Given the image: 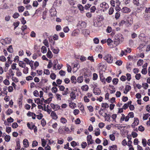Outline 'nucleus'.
Here are the masks:
<instances>
[{"mask_svg": "<svg viewBox=\"0 0 150 150\" xmlns=\"http://www.w3.org/2000/svg\"><path fill=\"white\" fill-rule=\"evenodd\" d=\"M107 43L108 45L110 48H113L119 45L118 42H117L115 40L113 41L110 38H108L107 40Z\"/></svg>", "mask_w": 150, "mask_h": 150, "instance_id": "1", "label": "nucleus"}, {"mask_svg": "<svg viewBox=\"0 0 150 150\" xmlns=\"http://www.w3.org/2000/svg\"><path fill=\"white\" fill-rule=\"evenodd\" d=\"M115 40L118 42V44L122 42L124 40V38L123 35L121 34H118L115 35Z\"/></svg>", "mask_w": 150, "mask_h": 150, "instance_id": "2", "label": "nucleus"}, {"mask_svg": "<svg viewBox=\"0 0 150 150\" xmlns=\"http://www.w3.org/2000/svg\"><path fill=\"white\" fill-rule=\"evenodd\" d=\"M103 58L108 63L111 64L112 62L113 58L109 54H106Z\"/></svg>", "mask_w": 150, "mask_h": 150, "instance_id": "3", "label": "nucleus"}, {"mask_svg": "<svg viewBox=\"0 0 150 150\" xmlns=\"http://www.w3.org/2000/svg\"><path fill=\"white\" fill-rule=\"evenodd\" d=\"M86 26V23L83 21H79L77 25V27L80 29H82L85 28Z\"/></svg>", "mask_w": 150, "mask_h": 150, "instance_id": "4", "label": "nucleus"}, {"mask_svg": "<svg viewBox=\"0 0 150 150\" xmlns=\"http://www.w3.org/2000/svg\"><path fill=\"white\" fill-rule=\"evenodd\" d=\"M125 21V25L127 26H130L133 23V19L131 17H128Z\"/></svg>", "mask_w": 150, "mask_h": 150, "instance_id": "5", "label": "nucleus"}, {"mask_svg": "<svg viewBox=\"0 0 150 150\" xmlns=\"http://www.w3.org/2000/svg\"><path fill=\"white\" fill-rule=\"evenodd\" d=\"M27 127L29 129H33L34 130L35 132H36L37 131V127L34 125L33 123H31V124H30L29 123H28L27 124Z\"/></svg>", "mask_w": 150, "mask_h": 150, "instance_id": "6", "label": "nucleus"}, {"mask_svg": "<svg viewBox=\"0 0 150 150\" xmlns=\"http://www.w3.org/2000/svg\"><path fill=\"white\" fill-rule=\"evenodd\" d=\"M100 7L104 8V10H106L108 8V5L106 3L104 2L100 4Z\"/></svg>", "mask_w": 150, "mask_h": 150, "instance_id": "7", "label": "nucleus"}, {"mask_svg": "<svg viewBox=\"0 0 150 150\" xmlns=\"http://www.w3.org/2000/svg\"><path fill=\"white\" fill-rule=\"evenodd\" d=\"M51 107L54 110H57L59 109L60 108V106L58 105H55L53 103L50 104Z\"/></svg>", "mask_w": 150, "mask_h": 150, "instance_id": "8", "label": "nucleus"}, {"mask_svg": "<svg viewBox=\"0 0 150 150\" xmlns=\"http://www.w3.org/2000/svg\"><path fill=\"white\" fill-rule=\"evenodd\" d=\"M139 123V120L137 118L135 117L134 118V121L132 124L131 126L133 128H134L136 126L138 125Z\"/></svg>", "mask_w": 150, "mask_h": 150, "instance_id": "9", "label": "nucleus"}, {"mask_svg": "<svg viewBox=\"0 0 150 150\" xmlns=\"http://www.w3.org/2000/svg\"><path fill=\"white\" fill-rule=\"evenodd\" d=\"M44 98H42V99H40L39 98H35L34 99L35 102V103H37V104H40L42 105L43 104V100H44Z\"/></svg>", "mask_w": 150, "mask_h": 150, "instance_id": "10", "label": "nucleus"}, {"mask_svg": "<svg viewBox=\"0 0 150 150\" xmlns=\"http://www.w3.org/2000/svg\"><path fill=\"white\" fill-rule=\"evenodd\" d=\"M50 116L52 119L56 120L58 118V116L56 113L54 111H52L51 113Z\"/></svg>", "mask_w": 150, "mask_h": 150, "instance_id": "11", "label": "nucleus"}, {"mask_svg": "<svg viewBox=\"0 0 150 150\" xmlns=\"http://www.w3.org/2000/svg\"><path fill=\"white\" fill-rule=\"evenodd\" d=\"M27 115L28 116L32 117V118L33 119H35L36 118V115L33 112L29 111Z\"/></svg>", "mask_w": 150, "mask_h": 150, "instance_id": "12", "label": "nucleus"}, {"mask_svg": "<svg viewBox=\"0 0 150 150\" xmlns=\"http://www.w3.org/2000/svg\"><path fill=\"white\" fill-rule=\"evenodd\" d=\"M121 11L123 13H128L130 11V9L127 7H124L122 9Z\"/></svg>", "mask_w": 150, "mask_h": 150, "instance_id": "13", "label": "nucleus"}, {"mask_svg": "<svg viewBox=\"0 0 150 150\" xmlns=\"http://www.w3.org/2000/svg\"><path fill=\"white\" fill-rule=\"evenodd\" d=\"M87 140L88 144H90L93 143L92 136L91 135H88L87 137Z\"/></svg>", "mask_w": 150, "mask_h": 150, "instance_id": "14", "label": "nucleus"}, {"mask_svg": "<svg viewBox=\"0 0 150 150\" xmlns=\"http://www.w3.org/2000/svg\"><path fill=\"white\" fill-rule=\"evenodd\" d=\"M105 118V120L107 121H109L110 119V115L108 114H107V113H105V115L103 116Z\"/></svg>", "mask_w": 150, "mask_h": 150, "instance_id": "15", "label": "nucleus"}, {"mask_svg": "<svg viewBox=\"0 0 150 150\" xmlns=\"http://www.w3.org/2000/svg\"><path fill=\"white\" fill-rule=\"evenodd\" d=\"M101 24L100 21H96L94 23L93 25L96 27H98L101 25Z\"/></svg>", "mask_w": 150, "mask_h": 150, "instance_id": "16", "label": "nucleus"}, {"mask_svg": "<svg viewBox=\"0 0 150 150\" xmlns=\"http://www.w3.org/2000/svg\"><path fill=\"white\" fill-rule=\"evenodd\" d=\"M62 94L63 96H66L69 93V88H66L65 90L63 91Z\"/></svg>", "mask_w": 150, "mask_h": 150, "instance_id": "17", "label": "nucleus"}, {"mask_svg": "<svg viewBox=\"0 0 150 150\" xmlns=\"http://www.w3.org/2000/svg\"><path fill=\"white\" fill-rule=\"evenodd\" d=\"M23 143L25 147H27L29 146V142L27 139H24L23 141Z\"/></svg>", "mask_w": 150, "mask_h": 150, "instance_id": "18", "label": "nucleus"}, {"mask_svg": "<svg viewBox=\"0 0 150 150\" xmlns=\"http://www.w3.org/2000/svg\"><path fill=\"white\" fill-rule=\"evenodd\" d=\"M132 103V101H130L128 102L127 103L125 104L123 106V108L124 110H126L127 109L128 107L129 106V104H131Z\"/></svg>", "mask_w": 150, "mask_h": 150, "instance_id": "19", "label": "nucleus"}, {"mask_svg": "<svg viewBox=\"0 0 150 150\" xmlns=\"http://www.w3.org/2000/svg\"><path fill=\"white\" fill-rule=\"evenodd\" d=\"M101 92L100 90L98 88H96L93 90V93L97 95H100Z\"/></svg>", "mask_w": 150, "mask_h": 150, "instance_id": "20", "label": "nucleus"}, {"mask_svg": "<svg viewBox=\"0 0 150 150\" xmlns=\"http://www.w3.org/2000/svg\"><path fill=\"white\" fill-rule=\"evenodd\" d=\"M66 20L69 22H71L74 20L73 17L71 16H67L66 18Z\"/></svg>", "mask_w": 150, "mask_h": 150, "instance_id": "21", "label": "nucleus"}, {"mask_svg": "<svg viewBox=\"0 0 150 150\" xmlns=\"http://www.w3.org/2000/svg\"><path fill=\"white\" fill-rule=\"evenodd\" d=\"M46 55L47 57L50 59L53 56L52 53L50 50H48Z\"/></svg>", "mask_w": 150, "mask_h": 150, "instance_id": "22", "label": "nucleus"}, {"mask_svg": "<svg viewBox=\"0 0 150 150\" xmlns=\"http://www.w3.org/2000/svg\"><path fill=\"white\" fill-rule=\"evenodd\" d=\"M71 80L72 83L75 84L76 83V78L75 76H73L71 77Z\"/></svg>", "mask_w": 150, "mask_h": 150, "instance_id": "23", "label": "nucleus"}, {"mask_svg": "<svg viewBox=\"0 0 150 150\" xmlns=\"http://www.w3.org/2000/svg\"><path fill=\"white\" fill-rule=\"evenodd\" d=\"M19 66L22 68H24L25 67V63L23 61H20L18 63Z\"/></svg>", "mask_w": 150, "mask_h": 150, "instance_id": "24", "label": "nucleus"}, {"mask_svg": "<svg viewBox=\"0 0 150 150\" xmlns=\"http://www.w3.org/2000/svg\"><path fill=\"white\" fill-rule=\"evenodd\" d=\"M117 146L115 145L110 146L109 148V150H117Z\"/></svg>", "mask_w": 150, "mask_h": 150, "instance_id": "25", "label": "nucleus"}, {"mask_svg": "<svg viewBox=\"0 0 150 150\" xmlns=\"http://www.w3.org/2000/svg\"><path fill=\"white\" fill-rule=\"evenodd\" d=\"M109 138L112 141H114L115 140V133H112L109 135Z\"/></svg>", "mask_w": 150, "mask_h": 150, "instance_id": "26", "label": "nucleus"}, {"mask_svg": "<svg viewBox=\"0 0 150 150\" xmlns=\"http://www.w3.org/2000/svg\"><path fill=\"white\" fill-rule=\"evenodd\" d=\"M51 15L52 16H56L57 14L56 11L55 10H52L50 11Z\"/></svg>", "mask_w": 150, "mask_h": 150, "instance_id": "27", "label": "nucleus"}, {"mask_svg": "<svg viewBox=\"0 0 150 150\" xmlns=\"http://www.w3.org/2000/svg\"><path fill=\"white\" fill-rule=\"evenodd\" d=\"M60 121L61 123L62 124H65L67 122V120L65 118L62 117L60 119Z\"/></svg>", "mask_w": 150, "mask_h": 150, "instance_id": "28", "label": "nucleus"}, {"mask_svg": "<svg viewBox=\"0 0 150 150\" xmlns=\"http://www.w3.org/2000/svg\"><path fill=\"white\" fill-rule=\"evenodd\" d=\"M76 104L73 102H71L69 103V106L72 109H74L76 107Z\"/></svg>", "mask_w": 150, "mask_h": 150, "instance_id": "29", "label": "nucleus"}, {"mask_svg": "<svg viewBox=\"0 0 150 150\" xmlns=\"http://www.w3.org/2000/svg\"><path fill=\"white\" fill-rule=\"evenodd\" d=\"M81 89L84 91H87L88 89V87L87 85H85L81 87Z\"/></svg>", "mask_w": 150, "mask_h": 150, "instance_id": "30", "label": "nucleus"}, {"mask_svg": "<svg viewBox=\"0 0 150 150\" xmlns=\"http://www.w3.org/2000/svg\"><path fill=\"white\" fill-rule=\"evenodd\" d=\"M70 96L71 98L73 100L75 99L76 96L75 93L73 91L70 93Z\"/></svg>", "mask_w": 150, "mask_h": 150, "instance_id": "31", "label": "nucleus"}, {"mask_svg": "<svg viewBox=\"0 0 150 150\" xmlns=\"http://www.w3.org/2000/svg\"><path fill=\"white\" fill-rule=\"evenodd\" d=\"M83 77L82 76H79L77 79V81L79 83H81L83 81Z\"/></svg>", "mask_w": 150, "mask_h": 150, "instance_id": "32", "label": "nucleus"}, {"mask_svg": "<svg viewBox=\"0 0 150 150\" xmlns=\"http://www.w3.org/2000/svg\"><path fill=\"white\" fill-rule=\"evenodd\" d=\"M77 6L79 10L81 11V13H82V12L84 11L83 7L82 5L79 4Z\"/></svg>", "mask_w": 150, "mask_h": 150, "instance_id": "33", "label": "nucleus"}, {"mask_svg": "<svg viewBox=\"0 0 150 150\" xmlns=\"http://www.w3.org/2000/svg\"><path fill=\"white\" fill-rule=\"evenodd\" d=\"M23 60L25 62H26L27 64L30 65L31 62L29 59L25 58L23 59Z\"/></svg>", "mask_w": 150, "mask_h": 150, "instance_id": "34", "label": "nucleus"}, {"mask_svg": "<svg viewBox=\"0 0 150 150\" xmlns=\"http://www.w3.org/2000/svg\"><path fill=\"white\" fill-rule=\"evenodd\" d=\"M41 51L43 53H45L47 52V48L44 46H43L41 48Z\"/></svg>", "mask_w": 150, "mask_h": 150, "instance_id": "35", "label": "nucleus"}, {"mask_svg": "<svg viewBox=\"0 0 150 150\" xmlns=\"http://www.w3.org/2000/svg\"><path fill=\"white\" fill-rule=\"evenodd\" d=\"M10 136L9 135H6L4 137L5 140L7 142H9L10 141Z\"/></svg>", "mask_w": 150, "mask_h": 150, "instance_id": "36", "label": "nucleus"}, {"mask_svg": "<svg viewBox=\"0 0 150 150\" xmlns=\"http://www.w3.org/2000/svg\"><path fill=\"white\" fill-rule=\"evenodd\" d=\"M59 73L61 76H65L66 74L65 71L62 70L60 71Z\"/></svg>", "mask_w": 150, "mask_h": 150, "instance_id": "37", "label": "nucleus"}, {"mask_svg": "<svg viewBox=\"0 0 150 150\" xmlns=\"http://www.w3.org/2000/svg\"><path fill=\"white\" fill-rule=\"evenodd\" d=\"M24 69L23 70V72L25 74H27L28 72V67H25L24 68Z\"/></svg>", "mask_w": 150, "mask_h": 150, "instance_id": "38", "label": "nucleus"}, {"mask_svg": "<svg viewBox=\"0 0 150 150\" xmlns=\"http://www.w3.org/2000/svg\"><path fill=\"white\" fill-rule=\"evenodd\" d=\"M57 88L55 86L53 87L52 89L51 90L52 93H55L57 91Z\"/></svg>", "mask_w": 150, "mask_h": 150, "instance_id": "39", "label": "nucleus"}, {"mask_svg": "<svg viewBox=\"0 0 150 150\" xmlns=\"http://www.w3.org/2000/svg\"><path fill=\"white\" fill-rule=\"evenodd\" d=\"M24 7L22 6L18 7V11L19 12H22L24 10Z\"/></svg>", "mask_w": 150, "mask_h": 150, "instance_id": "40", "label": "nucleus"}, {"mask_svg": "<svg viewBox=\"0 0 150 150\" xmlns=\"http://www.w3.org/2000/svg\"><path fill=\"white\" fill-rule=\"evenodd\" d=\"M7 50L9 52L12 53L13 52V49L12 45L9 46L8 48H7Z\"/></svg>", "mask_w": 150, "mask_h": 150, "instance_id": "41", "label": "nucleus"}, {"mask_svg": "<svg viewBox=\"0 0 150 150\" xmlns=\"http://www.w3.org/2000/svg\"><path fill=\"white\" fill-rule=\"evenodd\" d=\"M96 130L97 131H96L95 134L96 136H98L100 134V130L98 128H96Z\"/></svg>", "mask_w": 150, "mask_h": 150, "instance_id": "42", "label": "nucleus"}, {"mask_svg": "<svg viewBox=\"0 0 150 150\" xmlns=\"http://www.w3.org/2000/svg\"><path fill=\"white\" fill-rule=\"evenodd\" d=\"M36 117H37V118L38 119L41 120L42 118L43 115L42 113H40L38 115H36Z\"/></svg>", "mask_w": 150, "mask_h": 150, "instance_id": "43", "label": "nucleus"}, {"mask_svg": "<svg viewBox=\"0 0 150 150\" xmlns=\"http://www.w3.org/2000/svg\"><path fill=\"white\" fill-rule=\"evenodd\" d=\"M52 50L53 52L56 54H57L59 51V49H55L54 48H52Z\"/></svg>", "mask_w": 150, "mask_h": 150, "instance_id": "44", "label": "nucleus"}, {"mask_svg": "<svg viewBox=\"0 0 150 150\" xmlns=\"http://www.w3.org/2000/svg\"><path fill=\"white\" fill-rule=\"evenodd\" d=\"M20 144L19 142H17L16 146L15 148V150H19L20 149Z\"/></svg>", "mask_w": 150, "mask_h": 150, "instance_id": "45", "label": "nucleus"}, {"mask_svg": "<svg viewBox=\"0 0 150 150\" xmlns=\"http://www.w3.org/2000/svg\"><path fill=\"white\" fill-rule=\"evenodd\" d=\"M114 11V9L112 7L110 8L109 10V14L110 15L112 14L113 13Z\"/></svg>", "mask_w": 150, "mask_h": 150, "instance_id": "46", "label": "nucleus"}, {"mask_svg": "<svg viewBox=\"0 0 150 150\" xmlns=\"http://www.w3.org/2000/svg\"><path fill=\"white\" fill-rule=\"evenodd\" d=\"M127 54H126V52H125V50H121L120 54V56L121 57L123 55H126Z\"/></svg>", "mask_w": 150, "mask_h": 150, "instance_id": "47", "label": "nucleus"}, {"mask_svg": "<svg viewBox=\"0 0 150 150\" xmlns=\"http://www.w3.org/2000/svg\"><path fill=\"white\" fill-rule=\"evenodd\" d=\"M50 77L51 79L54 80L56 78V76L54 73H52L50 75Z\"/></svg>", "mask_w": 150, "mask_h": 150, "instance_id": "48", "label": "nucleus"}, {"mask_svg": "<svg viewBox=\"0 0 150 150\" xmlns=\"http://www.w3.org/2000/svg\"><path fill=\"white\" fill-rule=\"evenodd\" d=\"M150 116V114L149 113H146L143 116V119L144 120H146L147 119L148 117Z\"/></svg>", "mask_w": 150, "mask_h": 150, "instance_id": "49", "label": "nucleus"}, {"mask_svg": "<svg viewBox=\"0 0 150 150\" xmlns=\"http://www.w3.org/2000/svg\"><path fill=\"white\" fill-rule=\"evenodd\" d=\"M142 143L144 146L145 147L146 145V141L145 139H142Z\"/></svg>", "mask_w": 150, "mask_h": 150, "instance_id": "50", "label": "nucleus"}, {"mask_svg": "<svg viewBox=\"0 0 150 150\" xmlns=\"http://www.w3.org/2000/svg\"><path fill=\"white\" fill-rule=\"evenodd\" d=\"M38 4H39L38 2L36 1H35L33 2V5L34 7H37L38 6Z\"/></svg>", "mask_w": 150, "mask_h": 150, "instance_id": "51", "label": "nucleus"}, {"mask_svg": "<svg viewBox=\"0 0 150 150\" xmlns=\"http://www.w3.org/2000/svg\"><path fill=\"white\" fill-rule=\"evenodd\" d=\"M118 79L117 78H114L112 80L113 84L114 85L117 84L118 82Z\"/></svg>", "mask_w": 150, "mask_h": 150, "instance_id": "52", "label": "nucleus"}, {"mask_svg": "<svg viewBox=\"0 0 150 150\" xmlns=\"http://www.w3.org/2000/svg\"><path fill=\"white\" fill-rule=\"evenodd\" d=\"M126 68L127 70H130L131 69V64L130 63H127Z\"/></svg>", "mask_w": 150, "mask_h": 150, "instance_id": "53", "label": "nucleus"}, {"mask_svg": "<svg viewBox=\"0 0 150 150\" xmlns=\"http://www.w3.org/2000/svg\"><path fill=\"white\" fill-rule=\"evenodd\" d=\"M101 107L104 108H108L109 107L107 103H103L102 104Z\"/></svg>", "mask_w": 150, "mask_h": 150, "instance_id": "54", "label": "nucleus"}, {"mask_svg": "<svg viewBox=\"0 0 150 150\" xmlns=\"http://www.w3.org/2000/svg\"><path fill=\"white\" fill-rule=\"evenodd\" d=\"M96 9V7L95 6H93L91 8V12L92 13H94Z\"/></svg>", "mask_w": 150, "mask_h": 150, "instance_id": "55", "label": "nucleus"}, {"mask_svg": "<svg viewBox=\"0 0 150 150\" xmlns=\"http://www.w3.org/2000/svg\"><path fill=\"white\" fill-rule=\"evenodd\" d=\"M98 75L96 73H94L93 74V80H96L98 78Z\"/></svg>", "mask_w": 150, "mask_h": 150, "instance_id": "56", "label": "nucleus"}, {"mask_svg": "<svg viewBox=\"0 0 150 150\" xmlns=\"http://www.w3.org/2000/svg\"><path fill=\"white\" fill-rule=\"evenodd\" d=\"M69 30V29L68 26L65 27L63 28L64 31L66 33L68 32Z\"/></svg>", "mask_w": 150, "mask_h": 150, "instance_id": "57", "label": "nucleus"}, {"mask_svg": "<svg viewBox=\"0 0 150 150\" xmlns=\"http://www.w3.org/2000/svg\"><path fill=\"white\" fill-rule=\"evenodd\" d=\"M147 72V71L146 68H144L142 71V73L144 74H146Z\"/></svg>", "mask_w": 150, "mask_h": 150, "instance_id": "58", "label": "nucleus"}, {"mask_svg": "<svg viewBox=\"0 0 150 150\" xmlns=\"http://www.w3.org/2000/svg\"><path fill=\"white\" fill-rule=\"evenodd\" d=\"M143 61L142 60L140 59L137 62V65L139 66H141L143 63Z\"/></svg>", "mask_w": 150, "mask_h": 150, "instance_id": "59", "label": "nucleus"}, {"mask_svg": "<svg viewBox=\"0 0 150 150\" xmlns=\"http://www.w3.org/2000/svg\"><path fill=\"white\" fill-rule=\"evenodd\" d=\"M79 108L80 110L81 111H83L84 110V107L82 104L80 103L79 105Z\"/></svg>", "mask_w": 150, "mask_h": 150, "instance_id": "60", "label": "nucleus"}, {"mask_svg": "<svg viewBox=\"0 0 150 150\" xmlns=\"http://www.w3.org/2000/svg\"><path fill=\"white\" fill-rule=\"evenodd\" d=\"M83 99L85 102L88 103L89 102V99L87 98V96H85L84 97Z\"/></svg>", "mask_w": 150, "mask_h": 150, "instance_id": "61", "label": "nucleus"}, {"mask_svg": "<svg viewBox=\"0 0 150 150\" xmlns=\"http://www.w3.org/2000/svg\"><path fill=\"white\" fill-rule=\"evenodd\" d=\"M19 16V14L18 13H15L13 15V17L14 18H17L18 16Z\"/></svg>", "mask_w": 150, "mask_h": 150, "instance_id": "62", "label": "nucleus"}, {"mask_svg": "<svg viewBox=\"0 0 150 150\" xmlns=\"http://www.w3.org/2000/svg\"><path fill=\"white\" fill-rule=\"evenodd\" d=\"M18 126V125L16 122L13 123L12 125V127L13 128H15L17 127Z\"/></svg>", "mask_w": 150, "mask_h": 150, "instance_id": "63", "label": "nucleus"}, {"mask_svg": "<svg viewBox=\"0 0 150 150\" xmlns=\"http://www.w3.org/2000/svg\"><path fill=\"white\" fill-rule=\"evenodd\" d=\"M33 93L34 95L36 97H37L39 96V93L37 90H35L33 92Z\"/></svg>", "mask_w": 150, "mask_h": 150, "instance_id": "64", "label": "nucleus"}]
</instances>
